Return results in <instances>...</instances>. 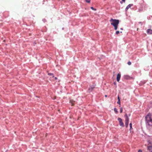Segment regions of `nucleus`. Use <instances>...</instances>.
Returning <instances> with one entry per match:
<instances>
[{
    "instance_id": "nucleus-1",
    "label": "nucleus",
    "mask_w": 152,
    "mask_h": 152,
    "mask_svg": "<svg viewBox=\"0 0 152 152\" xmlns=\"http://www.w3.org/2000/svg\"><path fill=\"white\" fill-rule=\"evenodd\" d=\"M110 21L111 22V24L114 26V29L116 30L118 28V25L119 23V20L111 18L110 20Z\"/></svg>"
},
{
    "instance_id": "nucleus-2",
    "label": "nucleus",
    "mask_w": 152,
    "mask_h": 152,
    "mask_svg": "<svg viewBox=\"0 0 152 152\" xmlns=\"http://www.w3.org/2000/svg\"><path fill=\"white\" fill-rule=\"evenodd\" d=\"M146 124L149 126H152V117L150 114H148L145 117Z\"/></svg>"
},
{
    "instance_id": "nucleus-3",
    "label": "nucleus",
    "mask_w": 152,
    "mask_h": 152,
    "mask_svg": "<svg viewBox=\"0 0 152 152\" xmlns=\"http://www.w3.org/2000/svg\"><path fill=\"white\" fill-rule=\"evenodd\" d=\"M125 116L126 117V119L125 120V126L127 128L128 126L129 121V119L126 114Z\"/></svg>"
},
{
    "instance_id": "nucleus-4",
    "label": "nucleus",
    "mask_w": 152,
    "mask_h": 152,
    "mask_svg": "<svg viewBox=\"0 0 152 152\" xmlns=\"http://www.w3.org/2000/svg\"><path fill=\"white\" fill-rule=\"evenodd\" d=\"M118 120L119 121L120 125L122 127H124V123L122 122V119L121 118H118Z\"/></svg>"
},
{
    "instance_id": "nucleus-5",
    "label": "nucleus",
    "mask_w": 152,
    "mask_h": 152,
    "mask_svg": "<svg viewBox=\"0 0 152 152\" xmlns=\"http://www.w3.org/2000/svg\"><path fill=\"white\" fill-rule=\"evenodd\" d=\"M95 86L94 85H92L90 88H89L88 91L89 92H91L93 90Z\"/></svg>"
},
{
    "instance_id": "nucleus-6",
    "label": "nucleus",
    "mask_w": 152,
    "mask_h": 152,
    "mask_svg": "<svg viewBox=\"0 0 152 152\" xmlns=\"http://www.w3.org/2000/svg\"><path fill=\"white\" fill-rule=\"evenodd\" d=\"M121 77V74L118 73V74L117 76V80L118 82H119L120 80Z\"/></svg>"
},
{
    "instance_id": "nucleus-7",
    "label": "nucleus",
    "mask_w": 152,
    "mask_h": 152,
    "mask_svg": "<svg viewBox=\"0 0 152 152\" xmlns=\"http://www.w3.org/2000/svg\"><path fill=\"white\" fill-rule=\"evenodd\" d=\"M146 31L148 34H152V30L151 29H148Z\"/></svg>"
},
{
    "instance_id": "nucleus-8",
    "label": "nucleus",
    "mask_w": 152,
    "mask_h": 152,
    "mask_svg": "<svg viewBox=\"0 0 152 152\" xmlns=\"http://www.w3.org/2000/svg\"><path fill=\"white\" fill-rule=\"evenodd\" d=\"M124 78L126 79H130L132 78L130 76L127 75H126L124 76Z\"/></svg>"
},
{
    "instance_id": "nucleus-9",
    "label": "nucleus",
    "mask_w": 152,
    "mask_h": 152,
    "mask_svg": "<svg viewBox=\"0 0 152 152\" xmlns=\"http://www.w3.org/2000/svg\"><path fill=\"white\" fill-rule=\"evenodd\" d=\"M133 4H129L128 5L127 7H126V11H127V10L129 8H130L131 7H132V6H133Z\"/></svg>"
},
{
    "instance_id": "nucleus-10",
    "label": "nucleus",
    "mask_w": 152,
    "mask_h": 152,
    "mask_svg": "<svg viewBox=\"0 0 152 152\" xmlns=\"http://www.w3.org/2000/svg\"><path fill=\"white\" fill-rule=\"evenodd\" d=\"M148 150L151 152H152V146H148Z\"/></svg>"
},
{
    "instance_id": "nucleus-11",
    "label": "nucleus",
    "mask_w": 152,
    "mask_h": 152,
    "mask_svg": "<svg viewBox=\"0 0 152 152\" xmlns=\"http://www.w3.org/2000/svg\"><path fill=\"white\" fill-rule=\"evenodd\" d=\"M75 101H74L73 100H70V102L71 103L72 105H73V103L75 102Z\"/></svg>"
},
{
    "instance_id": "nucleus-12",
    "label": "nucleus",
    "mask_w": 152,
    "mask_h": 152,
    "mask_svg": "<svg viewBox=\"0 0 152 152\" xmlns=\"http://www.w3.org/2000/svg\"><path fill=\"white\" fill-rule=\"evenodd\" d=\"M132 123H130L129 124V126H130V131H131V130L132 129Z\"/></svg>"
},
{
    "instance_id": "nucleus-13",
    "label": "nucleus",
    "mask_w": 152,
    "mask_h": 152,
    "mask_svg": "<svg viewBox=\"0 0 152 152\" xmlns=\"http://www.w3.org/2000/svg\"><path fill=\"white\" fill-rule=\"evenodd\" d=\"M117 103L119 104L120 105L119 106L120 107L121 105V102L120 100L118 101V102H117Z\"/></svg>"
},
{
    "instance_id": "nucleus-14",
    "label": "nucleus",
    "mask_w": 152,
    "mask_h": 152,
    "mask_svg": "<svg viewBox=\"0 0 152 152\" xmlns=\"http://www.w3.org/2000/svg\"><path fill=\"white\" fill-rule=\"evenodd\" d=\"M114 110L116 113H117L118 112L116 108H114Z\"/></svg>"
},
{
    "instance_id": "nucleus-15",
    "label": "nucleus",
    "mask_w": 152,
    "mask_h": 152,
    "mask_svg": "<svg viewBox=\"0 0 152 152\" xmlns=\"http://www.w3.org/2000/svg\"><path fill=\"white\" fill-rule=\"evenodd\" d=\"M123 111V108H122V107H121V108H120V113H122Z\"/></svg>"
},
{
    "instance_id": "nucleus-16",
    "label": "nucleus",
    "mask_w": 152,
    "mask_h": 152,
    "mask_svg": "<svg viewBox=\"0 0 152 152\" xmlns=\"http://www.w3.org/2000/svg\"><path fill=\"white\" fill-rule=\"evenodd\" d=\"M86 1L87 3H90L91 0H85Z\"/></svg>"
},
{
    "instance_id": "nucleus-17",
    "label": "nucleus",
    "mask_w": 152,
    "mask_h": 152,
    "mask_svg": "<svg viewBox=\"0 0 152 152\" xmlns=\"http://www.w3.org/2000/svg\"><path fill=\"white\" fill-rule=\"evenodd\" d=\"M119 31H117L116 32V34H119Z\"/></svg>"
},
{
    "instance_id": "nucleus-18",
    "label": "nucleus",
    "mask_w": 152,
    "mask_h": 152,
    "mask_svg": "<svg viewBox=\"0 0 152 152\" xmlns=\"http://www.w3.org/2000/svg\"><path fill=\"white\" fill-rule=\"evenodd\" d=\"M131 64V62L130 61H129L128 62V64L129 65H130Z\"/></svg>"
},
{
    "instance_id": "nucleus-19",
    "label": "nucleus",
    "mask_w": 152,
    "mask_h": 152,
    "mask_svg": "<svg viewBox=\"0 0 152 152\" xmlns=\"http://www.w3.org/2000/svg\"><path fill=\"white\" fill-rule=\"evenodd\" d=\"M48 75H53V74L51 73H48Z\"/></svg>"
},
{
    "instance_id": "nucleus-20",
    "label": "nucleus",
    "mask_w": 152,
    "mask_h": 152,
    "mask_svg": "<svg viewBox=\"0 0 152 152\" xmlns=\"http://www.w3.org/2000/svg\"><path fill=\"white\" fill-rule=\"evenodd\" d=\"M91 9H92V10H96V9H94L93 7H91Z\"/></svg>"
},
{
    "instance_id": "nucleus-21",
    "label": "nucleus",
    "mask_w": 152,
    "mask_h": 152,
    "mask_svg": "<svg viewBox=\"0 0 152 152\" xmlns=\"http://www.w3.org/2000/svg\"><path fill=\"white\" fill-rule=\"evenodd\" d=\"M118 101L120 100V99L119 96H118Z\"/></svg>"
},
{
    "instance_id": "nucleus-22",
    "label": "nucleus",
    "mask_w": 152,
    "mask_h": 152,
    "mask_svg": "<svg viewBox=\"0 0 152 152\" xmlns=\"http://www.w3.org/2000/svg\"><path fill=\"white\" fill-rule=\"evenodd\" d=\"M142 152V151L141 150H139L138 151V152Z\"/></svg>"
},
{
    "instance_id": "nucleus-23",
    "label": "nucleus",
    "mask_w": 152,
    "mask_h": 152,
    "mask_svg": "<svg viewBox=\"0 0 152 152\" xmlns=\"http://www.w3.org/2000/svg\"><path fill=\"white\" fill-rule=\"evenodd\" d=\"M123 2H124L125 1V0H122Z\"/></svg>"
},
{
    "instance_id": "nucleus-24",
    "label": "nucleus",
    "mask_w": 152,
    "mask_h": 152,
    "mask_svg": "<svg viewBox=\"0 0 152 152\" xmlns=\"http://www.w3.org/2000/svg\"><path fill=\"white\" fill-rule=\"evenodd\" d=\"M55 79L56 80V79H57V77H55Z\"/></svg>"
},
{
    "instance_id": "nucleus-25",
    "label": "nucleus",
    "mask_w": 152,
    "mask_h": 152,
    "mask_svg": "<svg viewBox=\"0 0 152 152\" xmlns=\"http://www.w3.org/2000/svg\"><path fill=\"white\" fill-rule=\"evenodd\" d=\"M105 97H107V95H105Z\"/></svg>"
},
{
    "instance_id": "nucleus-26",
    "label": "nucleus",
    "mask_w": 152,
    "mask_h": 152,
    "mask_svg": "<svg viewBox=\"0 0 152 152\" xmlns=\"http://www.w3.org/2000/svg\"><path fill=\"white\" fill-rule=\"evenodd\" d=\"M121 30H123V29L122 28H121Z\"/></svg>"
},
{
    "instance_id": "nucleus-27",
    "label": "nucleus",
    "mask_w": 152,
    "mask_h": 152,
    "mask_svg": "<svg viewBox=\"0 0 152 152\" xmlns=\"http://www.w3.org/2000/svg\"><path fill=\"white\" fill-rule=\"evenodd\" d=\"M53 77H54V76H53Z\"/></svg>"
}]
</instances>
